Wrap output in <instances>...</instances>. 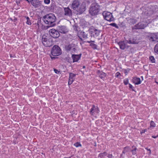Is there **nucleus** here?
<instances>
[{"label":"nucleus","instance_id":"nucleus-3","mask_svg":"<svg viewBox=\"0 0 158 158\" xmlns=\"http://www.w3.org/2000/svg\"><path fill=\"white\" fill-rule=\"evenodd\" d=\"M101 10V6L96 2L92 3L90 6L89 13L92 16H94L99 14Z\"/></svg>","mask_w":158,"mask_h":158},{"label":"nucleus","instance_id":"nucleus-42","mask_svg":"<svg viewBox=\"0 0 158 158\" xmlns=\"http://www.w3.org/2000/svg\"><path fill=\"white\" fill-rule=\"evenodd\" d=\"M44 2L46 4H49L50 2V0H44Z\"/></svg>","mask_w":158,"mask_h":158},{"label":"nucleus","instance_id":"nucleus-40","mask_svg":"<svg viewBox=\"0 0 158 158\" xmlns=\"http://www.w3.org/2000/svg\"><path fill=\"white\" fill-rule=\"evenodd\" d=\"M54 72L56 74H59L60 73V71L59 70H57V69H54Z\"/></svg>","mask_w":158,"mask_h":158},{"label":"nucleus","instance_id":"nucleus-39","mask_svg":"<svg viewBox=\"0 0 158 158\" xmlns=\"http://www.w3.org/2000/svg\"><path fill=\"white\" fill-rule=\"evenodd\" d=\"M120 73L119 72H117L115 74V77L118 78H120Z\"/></svg>","mask_w":158,"mask_h":158},{"label":"nucleus","instance_id":"nucleus-45","mask_svg":"<svg viewBox=\"0 0 158 158\" xmlns=\"http://www.w3.org/2000/svg\"><path fill=\"white\" fill-rule=\"evenodd\" d=\"M129 72V70L127 69H125L124 71V73L126 74V75H127V74Z\"/></svg>","mask_w":158,"mask_h":158},{"label":"nucleus","instance_id":"nucleus-44","mask_svg":"<svg viewBox=\"0 0 158 158\" xmlns=\"http://www.w3.org/2000/svg\"><path fill=\"white\" fill-rule=\"evenodd\" d=\"M50 57L52 60H54L56 58H57V57H55V56H53L51 54L50 55Z\"/></svg>","mask_w":158,"mask_h":158},{"label":"nucleus","instance_id":"nucleus-43","mask_svg":"<svg viewBox=\"0 0 158 158\" xmlns=\"http://www.w3.org/2000/svg\"><path fill=\"white\" fill-rule=\"evenodd\" d=\"M147 131V129H143L140 132L141 134L142 135Z\"/></svg>","mask_w":158,"mask_h":158},{"label":"nucleus","instance_id":"nucleus-19","mask_svg":"<svg viewBox=\"0 0 158 158\" xmlns=\"http://www.w3.org/2000/svg\"><path fill=\"white\" fill-rule=\"evenodd\" d=\"M48 39L44 35L43 36L42 39V41L43 45L46 47H50L51 46V44H48L47 43L48 42Z\"/></svg>","mask_w":158,"mask_h":158},{"label":"nucleus","instance_id":"nucleus-35","mask_svg":"<svg viewBox=\"0 0 158 158\" xmlns=\"http://www.w3.org/2000/svg\"><path fill=\"white\" fill-rule=\"evenodd\" d=\"M123 83L125 85L129 84V79L128 78H125L123 80Z\"/></svg>","mask_w":158,"mask_h":158},{"label":"nucleus","instance_id":"nucleus-41","mask_svg":"<svg viewBox=\"0 0 158 158\" xmlns=\"http://www.w3.org/2000/svg\"><path fill=\"white\" fill-rule=\"evenodd\" d=\"M41 19H38V20L37 21V25H38L39 26L40 24H41Z\"/></svg>","mask_w":158,"mask_h":158},{"label":"nucleus","instance_id":"nucleus-49","mask_svg":"<svg viewBox=\"0 0 158 158\" xmlns=\"http://www.w3.org/2000/svg\"><path fill=\"white\" fill-rule=\"evenodd\" d=\"M145 149L148 151L149 152V153L150 154L151 153V150L150 149H149L148 148H146Z\"/></svg>","mask_w":158,"mask_h":158},{"label":"nucleus","instance_id":"nucleus-33","mask_svg":"<svg viewBox=\"0 0 158 158\" xmlns=\"http://www.w3.org/2000/svg\"><path fill=\"white\" fill-rule=\"evenodd\" d=\"M78 28H79L78 26L76 24L74 25L73 26L74 30L76 31H78Z\"/></svg>","mask_w":158,"mask_h":158},{"label":"nucleus","instance_id":"nucleus-17","mask_svg":"<svg viewBox=\"0 0 158 158\" xmlns=\"http://www.w3.org/2000/svg\"><path fill=\"white\" fill-rule=\"evenodd\" d=\"M64 10L65 15L69 17L72 16V11L69 7L64 8Z\"/></svg>","mask_w":158,"mask_h":158},{"label":"nucleus","instance_id":"nucleus-32","mask_svg":"<svg viewBox=\"0 0 158 158\" xmlns=\"http://www.w3.org/2000/svg\"><path fill=\"white\" fill-rule=\"evenodd\" d=\"M73 145L77 148L80 147H81L82 145L80 142H77L73 144Z\"/></svg>","mask_w":158,"mask_h":158},{"label":"nucleus","instance_id":"nucleus-21","mask_svg":"<svg viewBox=\"0 0 158 158\" xmlns=\"http://www.w3.org/2000/svg\"><path fill=\"white\" fill-rule=\"evenodd\" d=\"M126 43L129 44H136L138 42L136 40L133 38H130L128 40H125Z\"/></svg>","mask_w":158,"mask_h":158},{"label":"nucleus","instance_id":"nucleus-38","mask_svg":"<svg viewBox=\"0 0 158 158\" xmlns=\"http://www.w3.org/2000/svg\"><path fill=\"white\" fill-rule=\"evenodd\" d=\"M129 88L131 89L132 91L135 92V90L134 89V87H133V86L132 85H131V84L129 83Z\"/></svg>","mask_w":158,"mask_h":158},{"label":"nucleus","instance_id":"nucleus-29","mask_svg":"<svg viewBox=\"0 0 158 158\" xmlns=\"http://www.w3.org/2000/svg\"><path fill=\"white\" fill-rule=\"evenodd\" d=\"M35 3H36V5L35 6V8L38 7L39 6H40L41 4V1H40L39 0H34Z\"/></svg>","mask_w":158,"mask_h":158},{"label":"nucleus","instance_id":"nucleus-1","mask_svg":"<svg viewBox=\"0 0 158 158\" xmlns=\"http://www.w3.org/2000/svg\"><path fill=\"white\" fill-rule=\"evenodd\" d=\"M80 4L79 0H73L71 4L70 5L71 8L74 10L77 14H82L86 10V6L85 2H83L81 5Z\"/></svg>","mask_w":158,"mask_h":158},{"label":"nucleus","instance_id":"nucleus-8","mask_svg":"<svg viewBox=\"0 0 158 158\" xmlns=\"http://www.w3.org/2000/svg\"><path fill=\"white\" fill-rule=\"evenodd\" d=\"M89 31L91 36L94 37L98 36L100 33V30H98L93 27H91L89 30Z\"/></svg>","mask_w":158,"mask_h":158},{"label":"nucleus","instance_id":"nucleus-36","mask_svg":"<svg viewBox=\"0 0 158 158\" xmlns=\"http://www.w3.org/2000/svg\"><path fill=\"white\" fill-rule=\"evenodd\" d=\"M110 26L115 27L116 28L118 29L119 28V27L118 26L117 24L114 23H111L109 24Z\"/></svg>","mask_w":158,"mask_h":158},{"label":"nucleus","instance_id":"nucleus-31","mask_svg":"<svg viewBox=\"0 0 158 158\" xmlns=\"http://www.w3.org/2000/svg\"><path fill=\"white\" fill-rule=\"evenodd\" d=\"M29 2L28 3L29 4L31 3L34 7L35 8V6L36 5V3H35V1L34 0H29Z\"/></svg>","mask_w":158,"mask_h":158},{"label":"nucleus","instance_id":"nucleus-37","mask_svg":"<svg viewBox=\"0 0 158 158\" xmlns=\"http://www.w3.org/2000/svg\"><path fill=\"white\" fill-rule=\"evenodd\" d=\"M48 42H47L48 44V43L49 44H51V46H52L53 44V42L52 41V39L51 38L49 39L48 40Z\"/></svg>","mask_w":158,"mask_h":158},{"label":"nucleus","instance_id":"nucleus-34","mask_svg":"<svg viewBox=\"0 0 158 158\" xmlns=\"http://www.w3.org/2000/svg\"><path fill=\"white\" fill-rule=\"evenodd\" d=\"M154 51L156 53L158 54V43L155 45L154 47Z\"/></svg>","mask_w":158,"mask_h":158},{"label":"nucleus","instance_id":"nucleus-10","mask_svg":"<svg viewBox=\"0 0 158 158\" xmlns=\"http://www.w3.org/2000/svg\"><path fill=\"white\" fill-rule=\"evenodd\" d=\"M49 33L50 35L54 38H58L60 35V33L58 30H56L54 29L50 30Z\"/></svg>","mask_w":158,"mask_h":158},{"label":"nucleus","instance_id":"nucleus-52","mask_svg":"<svg viewBox=\"0 0 158 158\" xmlns=\"http://www.w3.org/2000/svg\"><path fill=\"white\" fill-rule=\"evenodd\" d=\"M16 3L17 4H19L20 3V1H19V2H18V1H16Z\"/></svg>","mask_w":158,"mask_h":158},{"label":"nucleus","instance_id":"nucleus-14","mask_svg":"<svg viewBox=\"0 0 158 158\" xmlns=\"http://www.w3.org/2000/svg\"><path fill=\"white\" fill-rule=\"evenodd\" d=\"M77 36L81 40H82V37L85 40L88 38V34L83 31H79L77 33Z\"/></svg>","mask_w":158,"mask_h":158},{"label":"nucleus","instance_id":"nucleus-2","mask_svg":"<svg viewBox=\"0 0 158 158\" xmlns=\"http://www.w3.org/2000/svg\"><path fill=\"white\" fill-rule=\"evenodd\" d=\"M43 20L44 23L48 25L45 27V29H47L50 27H54L56 25V18L54 15L49 14L44 16Z\"/></svg>","mask_w":158,"mask_h":158},{"label":"nucleus","instance_id":"nucleus-27","mask_svg":"<svg viewBox=\"0 0 158 158\" xmlns=\"http://www.w3.org/2000/svg\"><path fill=\"white\" fill-rule=\"evenodd\" d=\"M107 153L106 152H104L103 153H100L98 156V157H100V158H102L104 157L105 156H106L107 155Z\"/></svg>","mask_w":158,"mask_h":158},{"label":"nucleus","instance_id":"nucleus-6","mask_svg":"<svg viewBox=\"0 0 158 158\" xmlns=\"http://www.w3.org/2000/svg\"><path fill=\"white\" fill-rule=\"evenodd\" d=\"M51 55L53 56H58L62 53V51L60 48L57 45L53 46L51 50Z\"/></svg>","mask_w":158,"mask_h":158},{"label":"nucleus","instance_id":"nucleus-22","mask_svg":"<svg viewBox=\"0 0 158 158\" xmlns=\"http://www.w3.org/2000/svg\"><path fill=\"white\" fill-rule=\"evenodd\" d=\"M95 41H92L91 40L90 41H87L86 42L87 43H90L89 46L91 47V48L94 49H97L98 45L94 44Z\"/></svg>","mask_w":158,"mask_h":158},{"label":"nucleus","instance_id":"nucleus-54","mask_svg":"<svg viewBox=\"0 0 158 158\" xmlns=\"http://www.w3.org/2000/svg\"><path fill=\"white\" fill-rule=\"evenodd\" d=\"M85 65H84L83 66V69H85Z\"/></svg>","mask_w":158,"mask_h":158},{"label":"nucleus","instance_id":"nucleus-13","mask_svg":"<svg viewBox=\"0 0 158 158\" xmlns=\"http://www.w3.org/2000/svg\"><path fill=\"white\" fill-rule=\"evenodd\" d=\"M99 112V109L98 106H96L94 105L92 106V107L89 111L90 114L91 115H93L94 114V113L96 112L98 114Z\"/></svg>","mask_w":158,"mask_h":158},{"label":"nucleus","instance_id":"nucleus-23","mask_svg":"<svg viewBox=\"0 0 158 158\" xmlns=\"http://www.w3.org/2000/svg\"><path fill=\"white\" fill-rule=\"evenodd\" d=\"M137 19H133L130 18L128 20L129 23L131 24H134L137 22Z\"/></svg>","mask_w":158,"mask_h":158},{"label":"nucleus","instance_id":"nucleus-16","mask_svg":"<svg viewBox=\"0 0 158 158\" xmlns=\"http://www.w3.org/2000/svg\"><path fill=\"white\" fill-rule=\"evenodd\" d=\"M125 40H121L118 42V44L119 45L120 48L124 50L126 48H128L129 46L126 45Z\"/></svg>","mask_w":158,"mask_h":158},{"label":"nucleus","instance_id":"nucleus-12","mask_svg":"<svg viewBox=\"0 0 158 158\" xmlns=\"http://www.w3.org/2000/svg\"><path fill=\"white\" fill-rule=\"evenodd\" d=\"M57 30L59 33L62 34H66L69 31V30L66 26H58Z\"/></svg>","mask_w":158,"mask_h":158},{"label":"nucleus","instance_id":"nucleus-55","mask_svg":"<svg viewBox=\"0 0 158 158\" xmlns=\"http://www.w3.org/2000/svg\"><path fill=\"white\" fill-rule=\"evenodd\" d=\"M141 77L142 78V80H143V76H141Z\"/></svg>","mask_w":158,"mask_h":158},{"label":"nucleus","instance_id":"nucleus-18","mask_svg":"<svg viewBox=\"0 0 158 158\" xmlns=\"http://www.w3.org/2000/svg\"><path fill=\"white\" fill-rule=\"evenodd\" d=\"M97 73L99 77L103 80H104L105 78L107 76V74L106 73L103 72L102 71L100 70L97 71Z\"/></svg>","mask_w":158,"mask_h":158},{"label":"nucleus","instance_id":"nucleus-5","mask_svg":"<svg viewBox=\"0 0 158 158\" xmlns=\"http://www.w3.org/2000/svg\"><path fill=\"white\" fill-rule=\"evenodd\" d=\"M64 49L66 52H70L71 54L74 53L77 51L75 44L72 43L65 45Z\"/></svg>","mask_w":158,"mask_h":158},{"label":"nucleus","instance_id":"nucleus-48","mask_svg":"<svg viewBox=\"0 0 158 158\" xmlns=\"http://www.w3.org/2000/svg\"><path fill=\"white\" fill-rule=\"evenodd\" d=\"M10 57H11V58L15 57V55H12V54H10Z\"/></svg>","mask_w":158,"mask_h":158},{"label":"nucleus","instance_id":"nucleus-57","mask_svg":"<svg viewBox=\"0 0 158 158\" xmlns=\"http://www.w3.org/2000/svg\"><path fill=\"white\" fill-rule=\"evenodd\" d=\"M156 83L157 84H158V82H156Z\"/></svg>","mask_w":158,"mask_h":158},{"label":"nucleus","instance_id":"nucleus-50","mask_svg":"<svg viewBox=\"0 0 158 158\" xmlns=\"http://www.w3.org/2000/svg\"><path fill=\"white\" fill-rule=\"evenodd\" d=\"M14 17V19H13V21L14 22H15L17 20V18H16V17Z\"/></svg>","mask_w":158,"mask_h":158},{"label":"nucleus","instance_id":"nucleus-56","mask_svg":"<svg viewBox=\"0 0 158 158\" xmlns=\"http://www.w3.org/2000/svg\"><path fill=\"white\" fill-rule=\"evenodd\" d=\"M10 19L11 20H12V21H13V19H12L11 18H10Z\"/></svg>","mask_w":158,"mask_h":158},{"label":"nucleus","instance_id":"nucleus-20","mask_svg":"<svg viewBox=\"0 0 158 158\" xmlns=\"http://www.w3.org/2000/svg\"><path fill=\"white\" fill-rule=\"evenodd\" d=\"M132 81L135 85H138L141 83L140 78L137 77H132Z\"/></svg>","mask_w":158,"mask_h":158},{"label":"nucleus","instance_id":"nucleus-15","mask_svg":"<svg viewBox=\"0 0 158 158\" xmlns=\"http://www.w3.org/2000/svg\"><path fill=\"white\" fill-rule=\"evenodd\" d=\"M82 55L81 53L79 54H72L71 58L73 60V62H78V61L80 59Z\"/></svg>","mask_w":158,"mask_h":158},{"label":"nucleus","instance_id":"nucleus-24","mask_svg":"<svg viewBox=\"0 0 158 158\" xmlns=\"http://www.w3.org/2000/svg\"><path fill=\"white\" fill-rule=\"evenodd\" d=\"M122 153L125 154L126 152H128L130 150V148L129 146H127L124 147Z\"/></svg>","mask_w":158,"mask_h":158},{"label":"nucleus","instance_id":"nucleus-30","mask_svg":"<svg viewBox=\"0 0 158 158\" xmlns=\"http://www.w3.org/2000/svg\"><path fill=\"white\" fill-rule=\"evenodd\" d=\"M149 60L151 61V62L152 63H155V59L154 57L153 56H151L149 57Z\"/></svg>","mask_w":158,"mask_h":158},{"label":"nucleus","instance_id":"nucleus-11","mask_svg":"<svg viewBox=\"0 0 158 158\" xmlns=\"http://www.w3.org/2000/svg\"><path fill=\"white\" fill-rule=\"evenodd\" d=\"M69 77L68 85H71L75 80V77L76 74L72 73H69Z\"/></svg>","mask_w":158,"mask_h":158},{"label":"nucleus","instance_id":"nucleus-9","mask_svg":"<svg viewBox=\"0 0 158 158\" xmlns=\"http://www.w3.org/2000/svg\"><path fill=\"white\" fill-rule=\"evenodd\" d=\"M103 15L104 19L106 20L111 22L114 21V18L112 13L109 12H106L103 13Z\"/></svg>","mask_w":158,"mask_h":158},{"label":"nucleus","instance_id":"nucleus-28","mask_svg":"<svg viewBox=\"0 0 158 158\" xmlns=\"http://www.w3.org/2000/svg\"><path fill=\"white\" fill-rule=\"evenodd\" d=\"M25 18L27 19L26 23L28 25H31L32 23L29 17L28 16H25Z\"/></svg>","mask_w":158,"mask_h":158},{"label":"nucleus","instance_id":"nucleus-4","mask_svg":"<svg viewBox=\"0 0 158 158\" xmlns=\"http://www.w3.org/2000/svg\"><path fill=\"white\" fill-rule=\"evenodd\" d=\"M148 40L151 43H156L158 42V32L149 33L146 35Z\"/></svg>","mask_w":158,"mask_h":158},{"label":"nucleus","instance_id":"nucleus-51","mask_svg":"<svg viewBox=\"0 0 158 158\" xmlns=\"http://www.w3.org/2000/svg\"><path fill=\"white\" fill-rule=\"evenodd\" d=\"M152 138H154V139H156V138L158 137V136H154V135H152Z\"/></svg>","mask_w":158,"mask_h":158},{"label":"nucleus","instance_id":"nucleus-25","mask_svg":"<svg viewBox=\"0 0 158 158\" xmlns=\"http://www.w3.org/2000/svg\"><path fill=\"white\" fill-rule=\"evenodd\" d=\"M132 148L133 149L131 150L130 151L131 152L132 155H135L137 153L136 150H137V148L134 145L132 146Z\"/></svg>","mask_w":158,"mask_h":158},{"label":"nucleus","instance_id":"nucleus-46","mask_svg":"<svg viewBox=\"0 0 158 158\" xmlns=\"http://www.w3.org/2000/svg\"><path fill=\"white\" fill-rule=\"evenodd\" d=\"M107 157L108 158H114V156H113L112 154H108Z\"/></svg>","mask_w":158,"mask_h":158},{"label":"nucleus","instance_id":"nucleus-7","mask_svg":"<svg viewBox=\"0 0 158 158\" xmlns=\"http://www.w3.org/2000/svg\"><path fill=\"white\" fill-rule=\"evenodd\" d=\"M147 26V23L144 22L138 23L133 27H131L132 30L144 29Z\"/></svg>","mask_w":158,"mask_h":158},{"label":"nucleus","instance_id":"nucleus-47","mask_svg":"<svg viewBox=\"0 0 158 158\" xmlns=\"http://www.w3.org/2000/svg\"><path fill=\"white\" fill-rule=\"evenodd\" d=\"M123 154H124L123 153H122V154H121V155H120V158H124V156H123Z\"/></svg>","mask_w":158,"mask_h":158},{"label":"nucleus","instance_id":"nucleus-26","mask_svg":"<svg viewBox=\"0 0 158 158\" xmlns=\"http://www.w3.org/2000/svg\"><path fill=\"white\" fill-rule=\"evenodd\" d=\"M156 126V124L153 121H151L150 123V127L148 128V129H153Z\"/></svg>","mask_w":158,"mask_h":158},{"label":"nucleus","instance_id":"nucleus-53","mask_svg":"<svg viewBox=\"0 0 158 158\" xmlns=\"http://www.w3.org/2000/svg\"><path fill=\"white\" fill-rule=\"evenodd\" d=\"M26 1H27L28 3L29 2V0H25Z\"/></svg>","mask_w":158,"mask_h":158}]
</instances>
